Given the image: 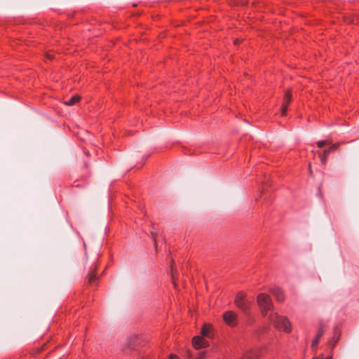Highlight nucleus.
Segmentation results:
<instances>
[{
	"instance_id": "f257e3e1",
	"label": "nucleus",
	"mask_w": 359,
	"mask_h": 359,
	"mask_svg": "<svg viewBox=\"0 0 359 359\" xmlns=\"http://www.w3.org/2000/svg\"><path fill=\"white\" fill-rule=\"evenodd\" d=\"M257 304L260 310V313L263 317L269 319V315L273 313V303L269 294L261 292L257 294L256 298Z\"/></svg>"
},
{
	"instance_id": "f03ea898",
	"label": "nucleus",
	"mask_w": 359,
	"mask_h": 359,
	"mask_svg": "<svg viewBox=\"0 0 359 359\" xmlns=\"http://www.w3.org/2000/svg\"><path fill=\"white\" fill-rule=\"evenodd\" d=\"M269 321L278 330L290 332L292 330L289 319L278 313H271L269 315Z\"/></svg>"
},
{
	"instance_id": "7ed1b4c3",
	"label": "nucleus",
	"mask_w": 359,
	"mask_h": 359,
	"mask_svg": "<svg viewBox=\"0 0 359 359\" xmlns=\"http://www.w3.org/2000/svg\"><path fill=\"white\" fill-rule=\"evenodd\" d=\"M235 305L244 313H248L250 309V303L246 300V294L243 292H239L236 294L235 300Z\"/></svg>"
},
{
	"instance_id": "20e7f679",
	"label": "nucleus",
	"mask_w": 359,
	"mask_h": 359,
	"mask_svg": "<svg viewBox=\"0 0 359 359\" xmlns=\"http://www.w3.org/2000/svg\"><path fill=\"white\" fill-rule=\"evenodd\" d=\"M223 319L224 322L231 327L237 325L238 315L233 311H228L224 313Z\"/></svg>"
},
{
	"instance_id": "39448f33",
	"label": "nucleus",
	"mask_w": 359,
	"mask_h": 359,
	"mask_svg": "<svg viewBox=\"0 0 359 359\" xmlns=\"http://www.w3.org/2000/svg\"><path fill=\"white\" fill-rule=\"evenodd\" d=\"M269 292L273 295L278 302H283L285 297L283 291L278 287H274L269 289Z\"/></svg>"
},
{
	"instance_id": "423d86ee",
	"label": "nucleus",
	"mask_w": 359,
	"mask_h": 359,
	"mask_svg": "<svg viewBox=\"0 0 359 359\" xmlns=\"http://www.w3.org/2000/svg\"><path fill=\"white\" fill-rule=\"evenodd\" d=\"M193 345L195 348L199 349L205 348L209 346V343L207 340L203 339V337L196 336L193 338Z\"/></svg>"
},
{
	"instance_id": "0eeeda50",
	"label": "nucleus",
	"mask_w": 359,
	"mask_h": 359,
	"mask_svg": "<svg viewBox=\"0 0 359 359\" xmlns=\"http://www.w3.org/2000/svg\"><path fill=\"white\" fill-rule=\"evenodd\" d=\"M337 147H338V144H334L332 145L329 149H325L323 151V154L320 155V161L323 164H325L326 159L328 156V153H330L331 151L337 149Z\"/></svg>"
},
{
	"instance_id": "6e6552de",
	"label": "nucleus",
	"mask_w": 359,
	"mask_h": 359,
	"mask_svg": "<svg viewBox=\"0 0 359 359\" xmlns=\"http://www.w3.org/2000/svg\"><path fill=\"white\" fill-rule=\"evenodd\" d=\"M259 358L258 352L255 350H250L244 353L241 359H257Z\"/></svg>"
},
{
	"instance_id": "1a4fd4ad",
	"label": "nucleus",
	"mask_w": 359,
	"mask_h": 359,
	"mask_svg": "<svg viewBox=\"0 0 359 359\" xmlns=\"http://www.w3.org/2000/svg\"><path fill=\"white\" fill-rule=\"evenodd\" d=\"M324 334V331L323 329H320L319 331H318V333L317 334L316 338L314 339V340L313 341L312 344H311V348L315 349L316 347H317V345L319 342V340H320V338Z\"/></svg>"
},
{
	"instance_id": "9d476101",
	"label": "nucleus",
	"mask_w": 359,
	"mask_h": 359,
	"mask_svg": "<svg viewBox=\"0 0 359 359\" xmlns=\"http://www.w3.org/2000/svg\"><path fill=\"white\" fill-rule=\"evenodd\" d=\"M80 99H81V97L79 95H74L68 101L65 102V104L69 105V106L74 105L75 103L79 102L80 100Z\"/></svg>"
},
{
	"instance_id": "9b49d317",
	"label": "nucleus",
	"mask_w": 359,
	"mask_h": 359,
	"mask_svg": "<svg viewBox=\"0 0 359 359\" xmlns=\"http://www.w3.org/2000/svg\"><path fill=\"white\" fill-rule=\"evenodd\" d=\"M211 327L210 325L204 324L202 330H201V334L203 337H210V332Z\"/></svg>"
},
{
	"instance_id": "f8f14e48",
	"label": "nucleus",
	"mask_w": 359,
	"mask_h": 359,
	"mask_svg": "<svg viewBox=\"0 0 359 359\" xmlns=\"http://www.w3.org/2000/svg\"><path fill=\"white\" fill-rule=\"evenodd\" d=\"M291 100H292V94H291V92L290 90H288L285 94L283 104L288 106V104Z\"/></svg>"
},
{
	"instance_id": "ddd939ff",
	"label": "nucleus",
	"mask_w": 359,
	"mask_h": 359,
	"mask_svg": "<svg viewBox=\"0 0 359 359\" xmlns=\"http://www.w3.org/2000/svg\"><path fill=\"white\" fill-rule=\"evenodd\" d=\"M88 282L90 283H93V282L97 279V277L96 276V274H95V270H92L90 271L89 273H88Z\"/></svg>"
},
{
	"instance_id": "4468645a",
	"label": "nucleus",
	"mask_w": 359,
	"mask_h": 359,
	"mask_svg": "<svg viewBox=\"0 0 359 359\" xmlns=\"http://www.w3.org/2000/svg\"><path fill=\"white\" fill-rule=\"evenodd\" d=\"M171 276H172L173 285L176 288L177 287V284H176V282H175V273H174V269H173L172 266H171Z\"/></svg>"
},
{
	"instance_id": "2eb2a0df",
	"label": "nucleus",
	"mask_w": 359,
	"mask_h": 359,
	"mask_svg": "<svg viewBox=\"0 0 359 359\" xmlns=\"http://www.w3.org/2000/svg\"><path fill=\"white\" fill-rule=\"evenodd\" d=\"M339 340V337H337L336 339H334L330 341V344L332 345V348L336 345Z\"/></svg>"
},
{
	"instance_id": "dca6fc26",
	"label": "nucleus",
	"mask_w": 359,
	"mask_h": 359,
	"mask_svg": "<svg viewBox=\"0 0 359 359\" xmlns=\"http://www.w3.org/2000/svg\"><path fill=\"white\" fill-rule=\"evenodd\" d=\"M327 143L326 141H323V140H321V141H318L317 142V145L318 147L321 148L323 147L325 144Z\"/></svg>"
},
{
	"instance_id": "f3484780",
	"label": "nucleus",
	"mask_w": 359,
	"mask_h": 359,
	"mask_svg": "<svg viewBox=\"0 0 359 359\" xmlns=\"http://www.w3.org/2000/svg\"><path fill=\"white\" fill-rule=\"evenodd\" d=\"M287 109V106L283 104L282 109H281V111H282V114L283 115H285L286 114Z\"/></svg>"
},
{
	"instance_id": "a211bd4d",
	"label": "nucleus",
	"mask_w": 359,
	"mask_h": 359,
	"mask_svg": "<svg viewBox=\"0 0 359 359\" xmlns=\"http://www.w3.org/2000/svg\"><path fill=\"white\" fill-rule=\"evenodd\" d=\"M205 353L204 352H202L198 355L197 359H205Z\"/></svg>"
},
{
	"instance_id": "6ab92c4d",
	"label": "nucleus",
	"mask_w": 359,
	"mask_h": 359,
	"mask_svg": "<svg viewBox=\"0 0 359 359\" xmlns=\"http://www.w3.org/2000/svg\"><path fill=\"white\" fill-rule=\"evenodd\" d=\"M169 359H177V357L173 354H171L169 357Z\"/></svg>"
},
{
	"instance_id": "aec40b11",
	"label": "nucleus",
	"mask_w": 359,
	"mask_h": 359,
	"mask_svg": "<svg viewBox=\"0 0 359 359\" xmlns=\"http://www.w3.org/2000/svg\"><path fill=\"white\" fill-rule=\"evenodd\" d=\"M46 57H47V58H48L50 60H51L53 58V56L51 55L48 54V53L46 54Z\"/></svg>"
},
{
	"instance_id": "412c9836",
	"label": "nucleus",
	"mask_w": 359,
	"mask_h": 359,
	"mask_svg": "<svg viewBox=\"0 0 359 359\" xmlns=\"http://www.w3.org/2000/svg\"><path fill=\"white\" fill-rule=\"evenodd\" d=\"M322 358H323V355H320V356H318V357H315L313 359H322Z\"/></svg>"
},
{
	"instance_id": "4be33fe9",
	"label": "nucleus",
	"mask_w": 359,
	"mask_h": 359,
	"mask_svg": "<svg viewBox=\"0 0 359 359\" xmlns=\"http://www.w3.org/2000/svg\"><path fill=\"white\" fill-rule=\"evenodd\" d=\"M309 173L311 175L312 173V171H311V167H309Z\"/></svg>"
},
{
	"instance_id": "5701e85b",
	"label": "nucleus",
	"mask_w": 359,
	"mask_h": 359,
	"mask_svg": "<svg viewBox=\"0 0 359 359\" xmlns=\"http://www.w3.org/2000/svg\"><path fill=\"white\" fill-rule=\"evenodd\" d=\"M326 359H332V358H331V357H330V358H326Z\"/></svg>"
}]
</instances>
